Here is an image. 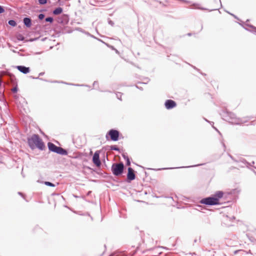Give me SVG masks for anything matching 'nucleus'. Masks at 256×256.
<instances>
[{"instance_id":"26","label":"nucleus","mask_w":256,"mask_h":256,"mask_svg":"<svg viewBox=\"0 0 256 256\" xmlns=\"http://www.w3.org/2000/svg\"><path fill=\"white\" fill-rule=\"evenodd\" d=\"M45 21L46 22L52 23L54 22V18L52 17L51 16L47 17L45 18Z\"/></svg>"},{"instance_id":"35","label":"nucleus","mask_w":256,"mask_h":256,"mask_svg":"<svg viewBox=\"0 0 256 256\" xmlns=\"http://www.w3.org/2000/svg\"><path fill=\"white\" fill-rule=\"evenodd\" d=\"M108 23L109 24L111 25L112 26H114V22L113 21H112L111 20L108 19Z\"/></svg>"},{"instance_id":"58","label":"nucleus","mask_w":256,"mask_h":256,"mask_svg":"<svg viewBox=\"0 0 256 256\" xmlns=\"http://www.w3.org/2000/svg\"><path fill=\"white\" fill-rule=\"evenodd\" d=\"M115 50H116V52L118 53V50H116V49H115Z\"/></svg>"},{"instance_id":"48","label":"nucleus","mask_w":256,"mask_h":256,"mask_svg":"<svg viewBox=\"0 0 256 256\" xmlns=\"http://www.w3.org/2000/svg\"><path fill=\"white\" fill-rule=\"evenodd\" d=\"M204 120H205L206 122H209V123H210V124H211V123L214 124V122H210L209 120H206V118H204Z\"/></svg>"},{"instance_id":"9","label":"nucleus","mask_w":256,"mask_h":256,"mask_svg":"<svg viewBox=\"0 0 256 256\" xmlns=\"http://www.w3.org/2000/svg\"><path fill=\"white\" fill-rule=\"evenodd\" d=\"M164 106L167 110H170L176 106V103L173 100H167L164 102Z\"/></svg>"},{"instance_id":"24","label":"nucleus","mask_w":256,"mask_h":256,"mask_svg":"<svg viewBox=\"0 0 256 256\" xmlns=\"http://www.w3.org/2000/svg\"><path fill=\"white\" fill-rule=\"evenodd\" d=\"M16 38L18 40L23 41L24 40V36H22V34H18L16 36Z\"/></svg>"},{"instance_id":"37","label":"nucleus","mask_w":256,"mask_h":256,"mask_svg":"<svg viewBox=\"0 0 256 256\" xmlns=\"http://www.w3.org/2000/svg\"><path fill=\"white\" fill-rule=\"evenodd\" d=\"M126 166H130V160H126Z\"/></svg>"},{"instance_id":"2","label":"nucleus","mask_w":256,"mask_h":256,"mask_svg":"<svg viewBox=\"0 0 256 256\" xmlns=\"http://www.w3.org/2000/svg\"><path fill=\"white\" fill-rule=\"evenodd\" d=\"M220 114L224 120L233 124L240 125L246 122L242 118H237L234 113L228 112L226 110H222Z\"/></svg>"},{"instance_id":"44","label":"nucleus","mask_w":256,"mask_h":256,"mask_svg":"<svg viewBox=\"0 0 256 256\" xmlns=\"http://www.w3.org/2000/svg\"><path fill=\"white\" fill-rule=\"evenodd\" d=\"M44 74V72H40V73L39 74L38 76H43Z\"/></svg>"},{"instance_id":"55","label":"nucleus","mask_w":256,"mask_h":256,"mask_svg":"<svg viewBox=\"0 0 256 256\" xmlns=\"http://www.w3.org/2000/svg\"><path fill=\"white\" fill-rule=\"evenodd\" d=\"M194 68L197 70L198 71H199L200 70L198 69H197L195 66H193Z\"/></svg>"},{"instance_id":"61","label":"nucleus","mask_w":256,"mask_h":256,"mask_svg":"<svg viewBox=\"0 0 256 256\" xmlns=\"http://www.w3.org/2000/svg\"><path fill=\"white\" fill-rule=\"evenodd\" d=\"M176 246V244H173L172 246Z\"/></svg>"},{"instance_id":"33","label":"nucleus","mask_w":256,"mask_h":256,"mask_svg":"<svg viewBox=\"0 0 256 256\" xmlns=\"http://www.w3.org/2000/svg\"><path fill=\"white\" fill-rule=\"evenodd\" d=\"M30 78H32V79H39L40 80H44V81H46V82H48L47 80H44V79H43L42 78H40L39 76H38V77H34L33 76H30Z\"/></svg>"},{"instance_id":"10","label":"nucleus","mask_w":256,"mask_h":256,"mask_svg":"<svg viewBox=\"0 0 256 256\" xmlns=\"http://www.w3.org/2000/svg\"><path fill=\"white\" fill-rule=\"evenodd\" d=\"M6 77L8 79V80L12 84L14 85L15 84H16V78H15V76L12 74H10V72H8L6 74Z\"/></svg>"},{"instance_id":"34","label":"nucleus","mask_w":256,"mask_h":256,"mask_svg":"<svg viewBox=\"0 0 256 256\" xmlns=\"http://www.w3.org/2000/svg\"><path fill=\"white\" fill-rule=\"evenodd\" d=\"M4 12V6L0 5V14Z\"/></svg>"},{"instance_id":"12","label":"nucleus","mask_w":256,"mask_h":256,"mask_svg":"<svg viewBox=\"0 0 256 256\" xmlns=\"http://www.w3.org/2000/svg\"><path fill=\"white\" fill-rule=\"evenodd\" d=\"M23 22L26 28H30L32 25V20L30 17L24 18L23 19Z\"/></svg>"},{"instance_id":"47","label":"nucleus","mask_w":256,"mask_h":256,"mask_svg":"<svg viewBox=\"0 0 256 256\" xmlns=\"http://www.w3.org/2000/svg\"><path fill=\"white\" fill-rule=\"evenodd\" d=\"M222 146H223V147H224V150H225V149H226V145H225V144H224V142H222Z\"/></svg>"},{"instance_id":"36","label":"nucleus","mask_w":256,"mask_h":256,"mask_svg":"<svg viewBox=\"0 0 256 256\" xmlns=\"http://www.w3.org/2000/svg\"><path fill=\"white\" fill-rule=\"evenodd\" d=\"M60 146H58L57 148H56V150H55V152H55L57 154H58V153L60 152Z\"/></svg>"},{"instance_id":"8","label":"nucleus","mask_w":256,"mask_h":256,"mask_svg":"<svg viewBox=\"0 0 256 256\" xmlns=\"http://www.w3.org/2000/svg\"><path fill=\"white\" fill-rule=\"evenodd\" d=\"M56 21L58 24L65 25L67 24L69 21V16L66 14H63L61 16L58 18Z\"/></svg>"},{"instance_id":"46","label":"nucleus","mask_w":256,"mask_h":256,"mask_svg":"<svg viewBox=\"0 0 256 256\" xmlns=\"http://www.w3.org/2000/svg\"><path fill=\"white\" fill-rule=\"evenodd\" d=\"M136 87L137 88H138V89H140V90H142V88H141V87H139L138 86H136Z\"/></svg>"},{"instance_id":"6","label":"nucleus","mask_w":256,"mask_h":256,"mask_svg":"<svg viewBox=\"0 0 256 256\" xmlns=\"http://www.w3.org/2000/svg\"><path fill=\"white\" fill-rule=\"evenodd\" d=\"M100 152L99 150L96 151L92 158V162L97 167H100L101 166V162L100 159Z\"/></svg>"},{"instance_id":"14","label":"nucleus","mask_w":256,"mask_h":256,"mask_svg":"<svg viewBox=\"0 0 256 256\" xmlns=\"http://www.w3.org/2000/svg\"><path fill=\"white\" fill-rule=\"evenodd\" d=\"M58 146H56L54 144H53L52 142H48V150L50 152H54L55 150H56V148H57Z\"/></svg>"},{"instance_id":"29","label":"nucleus","mask_w":256,"mask_h":256,"mask_svg":"<svg viewBox=\"0 0 256 256\" xmlns=\"http://www.w3.org/2000/svg\"><path fill=\"white\" fill-rule=\"evenodd\" d=\"M16 84V86H14L12 90V91L13 93L14 94H16L18 92V86H17V84Z\"/></svg>"},{"instance_id":"54","label":"nucleus","mask_w":256,"mask_h":256,"mask_svg":"<svg viewBox=\"0 0 256 256\" xmlns=\"http://www.w3.org/2000/svg\"><path fill=\"white\" fill-rule=\"evenodd\" d=\"M114 256V254H112L109 256Z\"/></svg>"},{"instance_id":"20","label":"nucleus","mask_w":256,"mask_h":256,"mask_svg":"<svg viewBox=\"0 0 256 256\" xmlns=\"http://www.w3.org/2000/svg\"><path fill=\"white\" fill-rule=\"evenodd\" d=\"M58 154L62 156H66L68 154V152L66 150L60 147Z\"/></svg>"},{"instance_id":"45","label":"nucleus","mask_w":256,"mask_h":256,"mask_svg":"<svg viewBox=\"0 0 256 256\" xmlns=\"http://www.w3.org/2000/svg\"><path fill=\"white\" fill-rule=\"evenodd\" d=\"M18 194L22 197L24 196V194L22 192H18Z\"/></svg>"},{"instance_id":"52","label":"nucleus","mask_w":256,"mask_h":256,"mask_svg":"<svg viewBox=\"0 0 256 256\" xmlns=\"http://www.w3.org/2000/svg\"><path fill=\"white\" fill-rule=\"evenodd\" d=\"M86 168H88V170H91V169H92V168H91L90 167H89V166H86Z\"/></svg>"},{"instance_id":"38","label":"nucleus","mask_w":256,"mask_h":256,"mask_svg":"<svg viewBox=\"0 0 256 256\" xmlns=\"http://www.w3.org/2000/svg\"><path fill=\"white\" fill-rule=\"evenodd\" d=\"M250 163L251 164V165H248V168L250 166H254V168L256 169V167L254 166V162L252 161V162H250Z\"/></svg>"},{"instance_id":"41","label":"nucleus","mask_w":256,"mask_h":256,"mask_svg":"<svg viewBox=\"0 0 256 256\" xmlns=\"http://www.w3.org/2000/svg\"><path fill=\"white\" fill-rule=\"evenodd\" d=\"M98 81H94L93 83V86H96L98 85Z\"/></svg>"},{"instance_id":"13","label":"nucleus","mask_w":256,"mask_h":256,"mask_svg":"<svg viewBox=\"0 0 256 256\" xmlns=\"http://www.w3.org/2000/svg\"><path fill=\"white\" fill-rule=\"evenodd\" d=\"M191 6H192V8H196V9H198V10H208L210 12L218 10V8H214V9H212V10H208L206 8L199 6V4H196V3L192 4V5Z\"/></svg>"},{"instance_id":"15","label":"nucleus","mask_w":256,"mask_h":256,"mask_svg":"<svg viewBox=\"0 0 256 256\" xmlns=\"http://www.w3.org/2000/svg\"><path fill=\"white\" fill-rule=\"evenodd\" d=\"M204 164H195L193 166H180V167H176V168H163L161 169H158V170H166V169H173V168H193V167H196L204 165Z\"/></svg>"},{"instance_id":"28","label":"nucleus","mask_w":256,"mask_h":256,"mask_svg":"<svg viewBox=\"0 0 256 256\" xmlns=\"http://www.w3.org/2000/svg\"><path fill=\"white\" fill-rule=\"evenodd\" d=\"M150 81V79L148 78H144V82H140L139 83L146 84Z\"/></svg>"},{"instance_id":"30","label":"nucleus","mask_w":256,"mask_h":256,"mask_svg":"<svg viewBox=\"0 0 256 256\" xmlns=\"http://www.w3.org/2000/svg\"><path fill=\"white\" fill-rule=\"evenodd\" d=\"M38 3L40 4L43 5L47 3V0H38Z\"/></svg>"},{"instance_id":"42","label":"nucleus","mask_w":256,"mask_h":256,"mask_svg":"<svg viewBox=\"0 0 256 256\" xmlns=\"http://www.w3.org/2000/svg\"><path fill=\"white\" fill-rule=\"evenodd\" d=\"M242 250H236L234 251V254H237L238 252H240V251H242Z\"/></svg>"},{"instance_id":"22","label":"nucleus","mask_w":256,"mask_h":256,"mask_svg":"<svg viewBox=\"0 0 256 256\" xmlns=\"http://www.w3.org/2000/svg\"><path fill=\"white\" fill-rule=\"evenodd\" d=\"M110 150H116L120 152V148L116 145H112L110 146Z\"/></svg>"},{"instance_id":"7","label":"nucleus","mask_w":256,"mask_h":256,"mask_svg":"<svg viewBox=\"0 0 256 256\" xmlns=\"http://www.w3.org/2000/svg\"><path fill=\"white\" fill-rule=\"evenodd\" d=\"M136 177L134 170L131 167H128V168L126 182H130L135 180Z\"/></svg>"},{"instance_id":"4","label":"nucleus","mask_w":256,"mask_h":256,"mask_svg":"<svg viewBox=\"0 0 256 256\" xmlns=\"http://www.w3.org/2000/svg\"><path fill=\"white\" fill-rule=\"evenodd\" d=\"M124 168V166L122 162L118 163L115 162L112 164L111 167V170L114 176H118L123 174Z\"/></svg>"},{"instance_id":"17","label":"nucleus","mask_w":256,"mask_h":256,"mask_svg":"<svg viewBox=\"0 0 256 256\" xmlns=\"http://www.w3.org/2000/svg\"><path fill=\"white\" fill-rule=\"evenodd\" d=\"M52 82H55V83H63V84H68V85H72V86H88V87L89 86L88 85H86V84H73L67 83V82H58L57 80H54V81H53Z\"/></svg>"},{"instance_id":"3","label":"nucleus","mask_w":256,"mask_h":256,"mask_svg":"<svg viewBox=\"0 0 256 256\" xmlns=\"http://www.w3.org/2000/svg\"><path fill=\"white\" fill-rule=\"evenodd\" d=\"M28 144L32 150L37 148L42 150L45 148V145L40 136L37 134H34L31 138H28Z\"/></svg>"},{"instance_id":"5","label":"nucleus","mask_w":256,"mask_h":256,"mask_svg":"<svg viewBox=\"0 0 256 256\" xmlns=\"http://www.w3.org/2000/svg\"><path fill=\"white\" fill-rule=\"evenodd\" d=\"M120 132L116 129H110L108 131L106 136V138L107 140L109 138L114 142L118 141L120 138Z\"/></svg>"},{"instance_id":"60","label":"nucleus","mask_w":256,"mask_h":256,"mask_svg":"<svg viewBox=\"0 0 256 256\" xmlns=\"http://www.w3.org/2000/svg\"><path fill=\"white\" fill-rule=\"evenodd\" d=\"M105 92H112L110 91H109V90H106Z\"/></svg>"},{"instance_id":"43","label":"nucleus","mask_w":256,"mask_h":256,"mask_svg":"<svg viewBox=\"0 0 256 256\" xmlns=\"http://www.w3.org/2000/svg\"><path fill=\"white\" fill-rule=\"evenodd\" d=\"M229 156L234 162H235V160H236L235 158H234L230 154Z\"/></svg>"},{"instance_id":"57","label":"nucleus","mask_w":256,"mask_h":256,"mask_svg":"<svg viewBox=\"0 0 256 256\" xmlns=\"http://www.w3.org/2000/svg\"><path fill=\"white\" fill-rule=\"evenodd\" d=\"M253 172L256 174V172L254 170H252Z\"/></svg>"},{"instance_id":"56","label":"nucleus","mask_w":256,"mask_h":256,"mask_svg":"<svg viewBox=\"0 0 256 256\" xmlns=\"http://www.w3.org/2000/svg\"><path fill=\"white\" fill-rule=\"evenodd\" d=\"M197 242V240H196V239H195V240H194V242Z\"/></svg>"},{"instance_id":"31","label":"nucleus","mask_w":256,"mask_h":256,"mask_svg":"<svg viewBox=\"0 0 256 256\" xmlns=\"http://www.w3.org/2000/svg\"><path fill=\"white\" fill-rule=\"evenodd\" d=\"M45 17V15L44 14H40L38 16V18L40 20H43Z\"/></svg>"},{"instance_id":"51","label":"nucleus","mask_w":256,"mask_h":256,"mask_svg":"<svg viewBox=\"0 0 256 256\" xmlns=\"http://www.w3.org/2000/svg\"><path fill=\"white\" fill-rule=\"evenodd\" d=\"M187 35L188 36H192V34L191 33H188L187 34Z\"/></svg>"},{"instance_id":"32","label":"nucleus","mask_w":256,"mask_h":256,"mask_svg":"<svg viewBox=\"0 0 256 256\" xmlns=\"http://www.w3.org/2000/svg\"><path fill=\"white\" fill-rule=\"evenodd\" d=\"M122 158L126 160H130L128 156L126 153H123L122 154Z\"/></svg>"},{"instance_id":"53","label":"nucleus","mask_w":256,"mask_h":256,"mask_svg":"<svg viewBox=\"0 0 256 256\" xmlns=\"http://www.w3.org/2000/svg\"><path fill=\"white\" fill-rule=\"evenodd\" d=\"M213 128H214L216 131H218L219 133H220V132L218 130V129H216V128H214V126H213Z\"/></svg>"},{"instance_id":"39","label":"nucleus","mask_w":256,"mask_h":256,"mask_svg":"<svg viewBox=\"0 0 256 256\" xmlns=\"http://www.w3.org/2000/svg\"><path fill=\"white\" fill-rule=\"evenodd\" d=\"M38 39V38H30L28 40L29 42H34V40H36Z\"/></svg>"},{"instance_id":"64","label":"nucleus","mask_w":256,"mask_h":256,"mask_svg":"<svg viewBox=\"0 0 256 256\" xmlns=\"http://www.w3.org/2000/svg\"><path fill=\"white\" fill-rule=\"evenodd\" d=\"M13 52H16L14 50H12Z\"/></svg>"},{"instance_id":"19","label":"nucleus","mask_w":256,"mask_h":256,"mask_svg":"<svg viewBox=\"0 0 256 256\" xmlns=\"http://www.w3.org/2000/svg\"><path fill=\"white\" fill-rule=\"evenodd\" d=\"M246 26H248L250 29H249V28H244L246 30H248V31H250L255 34H256V27L252 26V25H250V24H246Z\"/></svg>"},{"instance_id":"23","label":"nucleus","mask_w":256,"mask_h":256,"mask_svg":"<svg viewBox=\"0 0 256 256\" xmlns=\"http://www.w3.org/2000/svg\"><path fill=\"white\" fill-rule=\"evenodd\" d=\"M76 30H78V31H79V32L85 33L87 35L90 36L94 38L93 36L91 35L88 32H84V30L82 28H76Z\"/></svg>"},{"instance_id":"50","label":"nucleus","mask_w":256,"mask_h":256,"mask_svg":"<svg viewBox=\"0 0 256 256\" xmlns=\"http://www.w3.org/2000/svg\"><path fill=\"white\" fill-rule=\"evenodd\" d=\"M42 53V52H38L36 53V54H40Z\"/></svg>"},{"instance_id":"16","label":"nucleus","mask_w":256,"mask_h":256,"mask_svg":"<svg viewBox=\"0 0 256 256\" xmlns=\"http://www.w3.org/2000/svg\"><path fill=\"white\" fill-rule=\"evenodd\" d=\"M235 162L243 164L244 165H246L247 168H248V165H251L250 163L248 162L246 160L243 158H240L238 160H235Z\"/></svg>"},{"instance_id":"27","label":"nucleus","mask_w":256,"mask_h":256,"mask_svg":"<svg viewBox=\"0 0 256 256\" xmlns=\"http://www.w3.org/2000/svg\"><path fill=\"white\" fill-rule=\"evenodd\" d=\"M116 98H118V99L122 100V94L120 92H116Z\"/></svg>"},{"instance_id":"18","label":"nucleus","mask_w":256,"mask_h":256,"mask_svg":"<svg viewBox=\"0 0 256 256\" xmlns=\"http://www.w3.org/2000/svg\"><path fill=\"white\" fill-rule=\"evenodd\" d=\"M63 11V9L61 7H58L56 8H55L53 12L52 13L54 15H58L60 14Z\"/></svg>"},{"instance_id":"63","label":"nucleus","mask_w":256,"mask_h":256,"mask_svg":"<svg viewBox=\"0 0 256 256\" xmlns=\"http://www.w3.org/2000/svg\"><path fill=\"white\" fill-rule=\"evenodd\" d=\"M112 49H114V46H112Z\"/></svg>"},{"instance_id":"62","label":"nucleus","mask_w":256,"mask_h":256,"mask_svg":"<svg viewBox=\"0 0 256 256\" xmlns=\"http://www.w3.org/2000/svg\"><path fill=\"white\" fill-rule=\"evenodd\" d=\"M112 49H114V46H112Z\"/></svg>"},{"instance_id":"59","label":"nucleus","mask_w":256,"mask_h":256,"mask_svg":"<svg viewBox=\"0 0 256 256\" xmlns=\"http://www.w3.org/2000/svg\"><path fill=\"white\" fill-rule=\"evenodd\" d=\"M202 28H202V25L201 28H200V30H202Z\"/></svg>"},{"instance_id":"11","label":"nucleus","mask_w":256,"mask_h":256,"mask_svg":"<svg viewBox=\"0 0 256 256\" xmlns=\"http://www.w3.org/2000/svg\"><path fill=\"white\" fill-rule=\"evenodd\" d=\"M16 68L20 72L24 74H27L30 72V68L29 67H26L24 66H16Z\"/></svg>"},{"instance_id":"49","label":"nucleus","mask_w":256,"mask_h":256,"mask_svg":"<svg viewBox=\"0 0 256 256\" xmlns=\"http://www.w3.org/2000/svg\"><path fill=\"white\" fill-rule=\"evenodd\" d=\"M245 165H244L243 164H240V166L241 167H244Z\"/></svg>"},{"instance_id":"25","label":"nucleus","mask_w":256,"mask_h":256,"mask_svg":"<svg viewBox=\"0 0 256 256\" xmlns=\"http://www.w3.org/2000/svg\"><path fill=\"white\" fill-rule=\"evenodd\" d=\"M44 184L46 186H50V187H54L56 186V185L54 184H53L50 182L46 181V182H44Z\"/></svg>"},{"instance_id":"1","label":"nucleus","mask_w":256,"mask_h":256,"mask_svg":"<svg viewBox=\"0 0 256 256\" xmlns=\"http://www.w3.org/2000/svg\"><path fill=\"white\" fill-rule=\"evenodd\" d=\"M224 194L222 191L218 190L214 192L210 196L202 198L200 200L201 204L206 206H215L220 204V200L222 198Z\"/></svg>"},{"instance_id":"21","label":"nucleus","mask_w":256,"mask_h":256,"mask_svg":"<svg viewBox=\"0 0 256 256\" xmlns=\"http://www.w3.org/2000/svg\"><path fill=\"white\" fill-rule=\"evenodd\" d=\"M8 24L13 27L16 26L17 23L15 20H10L8 21Z\"/></svg>"},{"instance_id":"40","label":"nucleus","mask_w":256,"mask_h":256,"mask_svg":"<svg viewBox=\"0 0 256 256\" xmlns=\"http://www.w3.org/2000/svg\"><path fill=\"white\" fill-rule=\"evenodd\" d=\"M227 12L228 14H230V15L232 16H233L235 18H236V19H238V17H237L236 16L234 15V14H231V13H230V12Z\"/></svg>"}]
</instances>
